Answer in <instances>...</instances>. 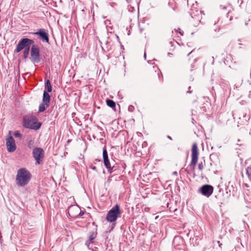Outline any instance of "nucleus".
I'll use <instances>...</instances> for the list:
<instances>
[{
	"label": "nucleus",
	"mask_w": 251,
	"mask_h": 251,
	"mask_svg": "<svg viewBox=\"0 0 251 251\" xmlns=\"http://www.w3.org/2000/svg\"><path fill=\"white\" fill-rule=\"evenodd\" d=\"M31 174L25 168L19 169L16 178V184L20 187L26 185L31 178Z\"/></svg>",
	"instance_id": "obj_1"
},
{
	"label": "nucleus",
	"mask_w": 251,
	"mask_h": 251,
	"mask_svg": "<svg viewBox=\"0 0 251 251\" xmlns=\"http://www.w3.org/2000/svg\"><path fill=\"white\" fill-rule=\"evenodd\" d=\"M41 125V123L38 122L36 116L25 117L23 119V126L25 128L36 130L40 128Z\"/></svg>",
	"instance_id": "obj_2"
},
{
	"label": "nucleus",
	"mask_w": 251,
	"mask_h": 251,
	"mask_svg": "<svg viewBox=\"0 0 251 251\" xmlns=\"http://www.w3.org/2000/svg\"><path fill=\"white\" fill-rule=\"evenodd\" d=\"M121 213L120 206L116 204L108 212L106 220L110 223L115 222L120 217Z\"/></svg>",
	"instance_id": "obj_3"
},
{
	"label": "nucleus",
	"mask_w": 251,
	"mask_h": 251,
	"mask_svg": "<svg viewBox=\"0 0 251 251\" xmlns=\"http://www.w3.org/2000/svg\"><path fill=\"white\" fill-rule=\"evenodd\" d=\"M33 43L34 41L33 40L27 38H23L19 42L14 52L15 53H18L23 49L30 47L31 45Z\"/></svg>",
	"instance_id": "obj_4"
},
{
	"label": "nucleus",
	"mask_w": 251,
	"mask_h": 251,
	"mask_svg": "<svg viewBox=\"0 0 251 251\" xmlns=\"http://www.w3.org/2000/svg\"><path fill=\"white\" fill-rule=\"evenodd\" d=\"M50 100V95L45 90L43 92L42 101L39 106V111L40 112H44L49 106Z\"/></svg>",
	"instance_id": "obj_5"
},
{
	"label": "nucleus",
	"mask_w": 251,
	"mask_h": 251,
	"mask_svg": "<svg viewBox=\"0 0 251 251\" xmlns=\"http://www.w3.org/2000/svg\"><path fill=\"white\" fill-rule=\"evenodd\" d=\"M30 53L31 57L30 59L33 63H39L40 61V50L38 46L32 45L30 50Z\"/></svg>",
	"instance_id": "obj_6"
},
{
	"label": "nucleus",
	"mask_w": 251,
	"mask_h": 251,
	"mask_svg": "<svg viewBox=\"0 0 251 251\" xmlns=\"http://www.w3.org/2000/svg\"><path fill=\"white\" fill-rule=\"evenodd\" d=\"M32 154L36 163L40 164L44 157L43 149L40 147H36L33 150Z\"/></svg>",
	"instance_id": "obj_7"
},
{
	"label": "nucleus",
	"mask_w": 251,
	"mask_h": 251,
	"mask_svg": "<svg viewBox=\"0 0 251 251\" xmlns=\"http://www.w3.org/2000/svg\"><path fill=\"white\" fill-rule=\"evenodd\" d=\"M199 155V151L197 143H195L193 144L192 148V160L190 165L193 167V169H195L196 164L198 162Z\"/></svg>",
	"instance_id": "obj_8"
},
{
	"label": "nucleus",
	"mask_w": 251,
	"mask_h": 251,
	"mask_svg": "<svg viewBox=\"0 0 251 251\" xmlns=\"http://www.w3.org/2000/svg\"><path fill=\"white\" fill-rule=\"evenodd\" d=\"M214 188L209 184H205L200 187L198 190L199 193L207 198L209 197L213 192Z\"/></svg>",
	"instance_id": "obj_9"
},
{
	"label": "nucleus",
	"mask_w": 251,
	"mask_h": 251,
	"mask_svg": "<svg viewBox=\"0 0 251 251\" xmlns=\"http://www.w3.org/2000/svg\"><path fill=\"white\" fill-rule=\"evenodd\" d=\"M33 34L39 36V38L43 42L49 43V35L48 32L44 28H40Z\"/></svg>",
	"instance_id": "obj_10"
},
{
	"label": "nucleus",
	"mask_w": 251,
	"mask_h": 251,
	"mask_svg": "<svg viewBox=\"0 0 251 251\" xmlns=\"http://www.w3.org/2000/svg\"><path fill=\"white\" fill-rule=\"evenodd\" d=\"M6 146L8 151L10 152H14L16 150L15 141L12 136H10L6 139Z\"/></svg>",
	"instance_id": "obj_11"
},
{
	"label": "nucleus",
	"mask_w": 251,
	"mask_h": 251,
	"mask_svg": "<svg viewBox=\"0 0 251 251\" xmlns=\"http://www.w3.org/2000/svg\"><path fill=\"white\" fill-rule=\"evenodd\" d=\"M67 211L70 217L75 218L78 217V213L80 211V208L77 205H72L69 207Z\"/></svg>",
	"instance_id": "obj_12"
},
{
	"label": "nucleus",
	"mask_w": 251,
	"mask_h": 251,
	"mask_svg": "<svg viewBox=\"0 0 251 251\" xmlns=\"http://www.w3.org/2000/svg\"><path fill=\"white\" fill-rule=\"evenodd\" d=\"M97 235V228L95 231H93L90 232L89 237V240L85 242V245L89 247L90 243H93L94 242V240L96 238Z\"/></svg>",
	"instance_id": "obj_13"
},
{
	"label": "nucleus",
	"mask_w": 251,
	"mask_h": 251,
	"mask_svg": "<svg viewBox=\"0 0 251 251\" xmlns=\"http://www.w3.org/2000/svg\"><path fill=\"white\" fill-rule=\"evenodd\" d=\"M103 163H104V166L106 168V169L108 170V171L109 172L112 173V171H113V169L114 167L113 166L112 167L111 166V164H110V161H109V159L104 160L103 161Z\"/></svg>",
	"instance_id": "obj_14"
},
{
	"label": "nucleus",
	"mask_w": 251,
	"mask_h": 251,
	"mask_svg": "<svg viewBox=\"0 0 251 251\" xmlns=\"http://www.w3.org/2000/svg\"><path fill=\"white\" fill-rule=\"evenodd\" d=\"M106 101V104L108 106L113 109L115 108L116 103L113 100L107 99Z\"/></svg>",
	"instance_id": "obj_15"
},
{
	"label": "nucleus",
	"mask_w": 251,
	"mask_h": 251,
	"mask_svg": "<svg viewBox=\"0 0 251 251\" xmlns=\"http://www.w3.org/2000/svg\"><path fill=\"white\" fill-rule=\"evenodd\" d=\"M45 88L47 89L48 93L51 92L52 87L50 81L49 79H47L45 82Z\"/></svg>",
	"instance_id": "obj_16"
},
{
	"label": "nucleus",
	"mask_w": 251,
	"mask_h": 251,
	"mask_svg": "<svg viewBox=\"0 0 251 251\" xmlns=\"http://www.w3.org/2000/svg\"><path fill=\"white\" fill-rule=\"evenodd\" d=\"M102 157L103 161L104 160L108 159V153L106 150V146H104L103 148V152H102Z\"/></svg>",
	"instance_id": "obj_17"
},
{
	"label": "nucleus",
	"mask_w": 251,
	"mask_h": 251,
	"mask_svg": "<svg viewBox=\"0 0 251 251\" xmlns=\"http://www.w3.org/2000/svg\"><path fill=\"white\" fill-rule=\"evenodd\" d=\"M30 47H28L26 48V49H25V50H24V52H23V58L25 59H26L27 58V57H28V54H29V50H30Z\"/></svg>",
	"instance_id": "obj_18"
},
{
	"label": "nucleus",
	"mask_w": 251,
	"mask_h": 251,
	"mask_svg": "<svg viewBox=\"0 0 251 251\" xmlns=\"http://www.w3.org/2000/svg\"><path fill=\"white\" fill-rule=\"evenodd\" d=\"M34 146V141L33 140H30L28 142H27V147L29 148V149H32Z\"/></svg>",
	"instance_id": "obj_19"
},
{
	"label": "nucleus",
	"mask_w": 251,
	"mask_h": 251,
	"mask_svg": "<svg viewBox=\"0 0 251 251\" xmlns=\"http://www.w3.org/2000/svg\"><path fill=\"white\" fill-rule=\"evenodd\" d=\"M204 166H205V161L204 160L203 162L201 161L199 163L198 168L201 171L203 169Z\"/></svg>",
	"instance_id": "obj_20"
},
{
	"label": "nucleus",
	"mask_w": 251,
	"mask_h": 251,
	"mask_svg": "<svg viewBox=\"0 0 251 251\" xmlns=\"http://www.w3.org/2000/svg\"><path fill=\"white\" fill-rule=\"evenodd\" d=\"M246 175H247L248 178H250V176H251V167L248 166L246 168Z\"/></svg>",
	"instance_id": "obj_21"
},
{
	"label": "nucleus",
	"mask_w": 251,
	"mask_h": 251,
	"mask_svg": "<svg viewBox=\"0 0 251 251\" xmlns=\"http://www.w3.org/2000/svg\"><path fill=\"white\" fill-rule=\"evenodd\" d=\"M14 136L15 137L20 138H21L22 137V135L19 131H16L14 133Z\"/></svg>",
	"instance_id": "obj_22"
},
{
	"label": "nucleus",
	"mask_w": 251,
	"mask_h": 251,
	"mask_svg": "<svg viewBox=\"0 0 251 251\" xmlns=\"http://www.w3.org/2000/svg\"><path fill=\"white\" fill-rule=\"evenodd\" d=\"M84 214V212L80 210L79 212L78 213V216H81L83 215Z\"/></svg>",
	"instance_id": "obj_23"
},
{
	"label": "nucleus",
	"mask_w": 251,
	"mask_h": 251,
	"mask_svg": "<svg viewBox=\"0 0 251 251\" xmlns=\"http://www.w3.org/2000/svg\"><path fill=\"white\" fill-rule=\"evenodd\" d=\"M241 142V141L240 139H238L237 144L238 145H239L240 146H241L242 145V144L240 143Z\"/></svg>",
	"instance_id": "obj_24"
},
{
	"label": "nucleus",
	"mask_w": 251,
	"mask_h": 251,
	"mask_svg": "<svg viewBox=\"0 0 251 251\" xmlns=\"http://www.w3.org/2000/svg\"><path fill=\"white\" fill-rule=\"evenodd\" d=\"M91 168L93 170L97 171V168L95 166H91Z\"/></svg>",
	"instance_id": "obj_25"
},
{
	"label": "nucleus",
	"mask_w": 251,
	"mask_h": 251,
	"mask_svg": "<svg viewBox=\"0 0 251 251\" xmlns=\"http://www.w3.org/2000/svg\"><path fill=\"white\" fill-rule=\"evenodd\" d=\"M173 175H175V176H177L178 173H177V172L175 171V172H174L173 173Z\"/></svg>",
	"instance_id": "obj_26"
},
{
	"label": "nucleus",
	"mask_w": 251,
	"mask_h": 251,
	"mask_svg": "<svg viewBox=\"0 0 251 251\" xmlns=\"http://www.w3.org/2000/svg\"><path fill=\"white\" fill-rule=\"evenodd\" d=\"M218 243L219 244V246L220 247V248H222V244L220 243V241H218Z\"/></svg>",
	"instance_id": "obj_27"
},
{
	"label": "nucleus",
	"mask_w": 251,
	"mask_h": 251,
	"mask_svg": "<svg viewBox=\"0 0 251 251\" xmlns=\"http://www.w3.org/2000/svg\"><path fill=\"white\" fill-rule=\"evenodd\" d=\"M167 138L170 139V140H172V138L171 136H170L169 135L167 136Z\"/></svg>",
	"instance_id": "obj_28"
},
{
	"label": "nucleus",
	"mask_w": 251,
	"mask_h": 251,
	"mask_svg": "<svg viewBox=\"0 0 251 251\" xmlns=\"http://www.w3.org/2000/svg\"><path fill=\"white\" fill-rule=\"evenodd\" d=\"M236 240H237V242H239L241 240L240 238H237Z\"/></svg>",
	"instance_id": "obj_29"
},
{
	"label": "nucleus",
	"mask_w": 251,
	"mask_h": 251,
	"mask_svg": "<svg viewBox=\"0 0 251 251\" xmlns=\"http://www.w3.org/2000/svg\"><path fill=\"white\" fill-rule=\"evenodd\" d=\"M168 56H171V55H172V53L169 52V53H168Z\"/></svg>",
	"instance_id": "obj_30"
},
{
	"label": "nucleus",
	"mask_w": 251,
	"mask_h": 251,
	"mask_svg": "<svg viewBox=\"0 0 251 251\" xmlns=\"http://www.w3.org/2000/svg\"><path fill=\"white\" fill-rule=\"evenodd\" d=\"M192 91H188L187 93L191 94V93H192Z\"/></svg>",
	"instance_id": "obj_31"
},
{
	"label": "nucleus",
	"mask_w": 251,
	"mask_h": 251,
	"mask_svg": "<svg viewBox=\"0 0 251 251\" xmlns=\"http://www.w3.org/2000/svg\"><path fill=\"white\" fill-rule=\"evenodd\" d=\"M221 7H222V6H221ZM223 8L224 9H226V7L225 6H223Z\"/></svg>",
	"instance_id": "obj_32"
},
{
	"label": "nucleus",
	"mask_w": 251,
	"mask_h": 251,
	"mask_svg": "<svg viewBox=\"0 0 251 251\" xmlns=\"http://www.w3.org/2000/svg\"><path fill=\"white\" fill-rule=\"evenodd\" d=\"M128 109H129V111H131V108H130V107H128Z\"/></svg>",
	"instance_id": "obj_33"
},
{
	"label": "nucleus",
	"mask_w": 251,
	"mask_h": 251,
	"mask_svg": "<svg viewBox=\"0 0 251 251\" xmlns=\"http://www.w3.org/2000/svg\"><path fill=\"white\" fill-rule=\"evenodd\" d=\"M128 109H129V111H131V108H130V107H128Z\"/></svg>",
	"instance_id": "obj_34"
},
{
	"label": "nucleus",
	"mask_w": 251,
	"mask_h": 251,
	"mask_svg": "<svg viewBox=\"0 0 251 251\" xmlns=\"http://www.w3.org/2000/svg\"><path fill=\"white\" fill-rule=\"evenodd\" d=\"M180 34L181 35H183V33H182V32H179Z\"/></svg>",
	"instance_id": "obj_35"
},
{
	"label": "nucleus",
	"mask_w": 251,
	"mask_h": 251,
	"mask_svg": "<svg viewBox=\"0 0 251 251\" xmlns=\"http://www.w3.org/2000/svg\"><path fill=\"white\" fill-rule=\"evenodd\" d=\"M249 179L251 180V176H250V178H249Z\"/></svg>",
	"instance_id": "obj_36"
},
{
	"label": "nucleus",
	"mask_w": 251,
	"mask_h": 251,
	"mask_svg": "<svg viewBox=\"0 0 251 251\" xmlns=\"http://www.w3.org/2000/svg\"><path fill=\"white\" fill-rule=\"evenodd\" d=\"M229 13V12H228L227 13V16L228 15Z\"/></svg>",
	"instance_id": "obj_37"
},
{
	"label": "nucleus",
	"mask_w": 251,
	"mask_h": 251,
	"mask_svg": "<svg viewBox=\"0 0 251 251\" xmlns=\"http://www.w3.org/2000/svg\"><path fill=\"white\" fill-rule=\"evenodd\" d=\"M191 88V86H189V89H190Z\"/></svg>",
	"instance_id": "obj_38"
}]
</instances>
